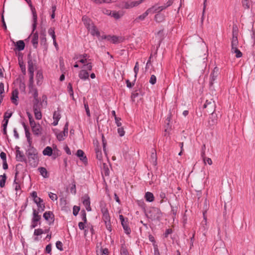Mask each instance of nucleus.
<instances>
[{
    "label": "nucleus",
    "instance_id": "f257e3e1",
    "mask_svg": "<svg viewBox=\"0 0 255 255\" xmlns=\"http://www.w3.org/2000/svg\"><path fill=\"white\" fill-rule=\"evenodd\" d=\"M89 56L85 53L83 54L75 55L73 59L77 62L83 64L82 68H86L88 70L91 71L93 68V64L91 59H89Z\"/></svg>",
    "mask_w": 255,
    "mask_h": 255
},
{
    "label": "nucleus",
    "instance_id": "f03ea898",
    "mask_svg": "<svg viewBox=\"0 0 255 255\" xmlns=\"http://www.w3.org/2000/svg\"><path fill=\"white\" fill-rule=\"evenodd\" d=\"M145 215L151 221H159L162 216V213L159 208L152 207L145 212Z\"/></svg>",
    "mask_w": 255,
    "mask_h": 255
},
{
    "label": "nucleus",
    "instance_id": "7ed1b4c3",
    "mask_svg": "<svg viewBox=\"0 0 255 255\" xmlns=\"http://www.w3.org/2000/svg\"><path fill=\"white\" fill-rule=\"evenodd\" d=\"M32 32L31 34L28 37V38L31 37V42L33 47L34 48H37L38 44V33L37 31H35V30L37 26V16H36L35 21L33 19V17H32Z\"/></svg>",
    "mask_w": 255,
    "mask_h": 255
},
{
    "label": "nucleus",
    "instance_id": "20e7f679",
    "mask_svg": "<svg viewBox=\"0 0 255 255\" xmlns=\"http://www.w3.org/2000/svg\"><path fill=\"white\" fill-rule=\"evenodd\" d=\"M143 0H144L128 1H122L120 2L119 6L122 8L129 9L138 6L139 4L142 3Z\"/></svg>",
    "mask_w": 255,
    "mask_h": 255
},
{
    "label": "nucleus",
    "instance_id": "39448f33",
    "mask_svg": "<svg viewBox=\"0 0 255 255\" xmlns=\"http://www.w3.org/2000/svg\"><path fill=\"white\" fill-rule=\"evenodd\" d=\"M68 123L67 122L64 127L63 130L58 132H55L56 138L58 141H61L64 140L65 137L68 135Z\"/></svg>",
    "mask_w": 255,
    "mask_h": 255
},
{
    "label": "nucleus",
    "instance_id": "423d86ee",
    "mask_svg": "<svg viewBox=\"0 0 255 255\" xmlns=\"http://www.w3.org/2000/svg\"><path fill=\"white\" fill-rule=\"evenodd\" d=\"M101 211L102 214V219L105 223L111 222V218L108 209L105 204L100 205Z\"/></svg>",
    "mask_w": 255,
    "mask_h": 255
},
{
    "label": "nucleus",
    "instance_id": "0eeeda50",
    "mask_svg": "<svg viewBox=\"0 0 255 255\" xmlns=\"http://www.w3.org/2000/svg\"><path fill=\"white\" fill-rule=\"evenodd\" d=\"M102 39H107L113 44L119 43L123 41V38L121 36L111 35L103 36Z\"/></svg>",
    "mask_w": 255,
    "mask_h": 255
},
{
    "label": "nucleus",
    "instance_id": "6e6552de",
    "mask_svg": "<svg viewBox=\"0 0 255 255\" xmlns=\"http://www.w3.org/2000/svg\"><path fill=\"white\" fill-rule=\"evenodd\" d=\"M239 41L238 39V30L237 27H233L232 31V38L231 40V48L238 47Z\"/></svg>",
    "mask_w": 255,
    "mask_h": 255
},
{
    "label": "nucleus",
    "instance_id": "1a4fd4ad",
    "mask_svg": "<svg viewBox=\"0 0 255 255\" xmlns=\"http://www.w3.org/2000/svg\"><path fill=\"white\" fill-rule=\"evenodd\" d=\"M218 75L219 68L217 67H215L210 75L209 86L211 89L213 87L214 82L216 80Z\"/></svg>",
    "mask_w": 255,
    "mask_h": 255
},
{
    "label": "nucleus",
    "instance_id": "9d476101",
    "mask_svg": "<svg viewBox=\"0 0 255 255\" xmlns=\"http://www.w3.org/2000/svg\"><path fill=\"white\" fill-rule=\"evenodd\" d=\"M215 104L214 101L211 99L210 100H207L205 103L203 105V108L208 109L207 112L208 113L211 112L213 114L215 111Z\"/></svg>",
    "mask_w": 255,
    "mask_h": 255
},
{
    "label": "nucleus",
    "instance_id": "9b49d317",
    "mask_svg": "<svg viewBox=\"0 0 255 255\" xmlns=\"http://www.w3.org/2000/svg\"><path fill=\"white\" fill-rule=\"evenodd\" d=\"M34 155H27L28 160L29 164L32 167H36L39 162L38 153L33 154Z\"/></svg>",
    "mask_w": 255,
    "mask_h": 255
},
{
    "label": "nucleus",
    "instance_id": "f8f14e48",
    "mask_svg": "<svg viewBox=\"0 0 255 255\" xmlns=\"http://www.w3.org/2000/svg\"><path fill=\"white\" fill-rule=\"evenodd\" d=\"M89 70H88L86 68H82L78 74L79 78L82 81H86L89 80Z\"/></svg>",
    "mask_w": 255,
    "mask_h": 255
},
{
    "label": "nucleus",
    "instance_id": "ddd939ff",
    "mask_svg": "<svg viewBox=\"0 0 255 255\" xmlns=\"http://www.w3.org/2000/svg\"><path fill=\"white\" fill-rule=\"evenodd\" d=\"M44 219L48 221L49 224L50 225L52 223H53L54 221V216L53 213L51 211H46L45 212L43 215Z\"/></svg>",
    "mask_w": 255,
    "mask_h": 255
},
{
    "label": "nucleus",
    "instance_id": "4468645a",
    "mask_svg": "<svg viewBox=\"0 0 255 255\" xmlns=\"http://www.w3.org/2000/svg\"><path fill=\"white\" fill-rule=\"evenodd\" d=\"M18 174V172L16 171L15 173L14 180L13 181V187L14 190L16 191V194L17 195L19 192V194L21 193V187L20 184V181L17 179V176Z\"/></svg>",
    "mask_w": 255,
    "mask_h": 255
},
{
    "label": "nucleus",
    "instance_id": "2eb2a0df",
    "mask_svg": "<svg viewBox=\"0 0 255 255\" xmlns=\"http://www.w3.org/2000/svg\"><path fill=\"white\" fill-rule=\"evenodd\" d=\"M61 114H60V111L59 108H57V110L56 111H54L53 114V122L52 123V125L54 126H56L58 124V122L61 119Z\"/></svg>",
    "mask_w": 255,
    "mask_h": 255
},
{
    "label": "nucleus",
    "instance_id": "dca6fc26",
    "mask_svg": "<svg viewBox=\"0 0 255 255\" xmlns=\"http://www.w3.org/2000/svg\"><path fill=\"white\" fill-rule=\"evenodd\" d=\"M16 160L20 162L26 161V158L22 151L19 150L18 146H16Z\"/></svg>",
    "mask_w": 255,
    "mask_h": 255
},
{
    "label": "nucleus",
    "instance_id": "f3484780",
    "mask_svg": "<svg viewBox=\"0 0 255 255\" xmlns=\"http://www.w3.org/2000/svg\"><path fill=\"white\" fill-rule=\"evenodd\" d=\"M18 94L19 92L18 89H16L12 91L11 93V96L10 97V99L11 101V102L14 104L15 106L18 105Z\"/></svg>",
    "mask_w": 255,
    "mask_h": 255
},
{
    "label": "nucleus",
    "instance_id": "a211bd4d",
    "mask_svg": "<svg viewBox=\"0 0 255 255\" xmlns=\"http://www.w3.org/2000/svg\"><path fill=\"white\" fill-rule=\"evenodd\" d=\"M34 202L36 204L37 206V210L40 212H42L44 211L45 207L43 203V200L41 198H38L37 200L34 201Z\"/></svg>",
    "mask_w": 255,
    "mask_h": 255
},
{
    "label": "nucleus",
    "instance_id": "6ab92c4d",
    "mask_svg": "<svg viewBox=\"0 0 255 255\" xmlns=\"http://www.w3.org/2000/svg\"><path fill=\"white\" fill-rule=\"evenodd\" d=\"M43 234V229L38 228L35 229L33 233V240L34 242H39L41 238V235Z\"/></svg>",
    "mask_w": 255,
    "mask_h": 255
},
{
    "label": "nucleus",
    "instance_id": "aec40b11",
    "mask_svg": "<svg viewBox=\"0 0 255 255\" xmlns=\"http://www.w3.org/2000/svg\"><path fill=\"white\" fill-rule=\"evenodd\" d=\"M82 203L87 211L90 212L91 211L90 198L88 195L84 196Z\"/></svg>",
    "mask_w": 255,
    "mask_h": 255
},
{
    "label": "nucleus",
    "instance_id": "412c9836",
    "mask_svg": "<svg viewBox=\"0 0 255 255\" xmlns=\"http://www.w3.org/2000/svg\"><path fill=\"white\" fill-rule=\"evenodd\" d=\"M32 211V217L31 220L39 223V225H40L41 224L40 220L41 219V216L39 215L40 212L35 209H33Z\"/></svg>",
    "mask_w": 255,
    "mask_h": 255
},
{
    "label": "nucleus",
    "instance_id": "4be33fe9",
    "mask_svg": "<svg viewBox=\"0 0 255 255\" xmlns=\"http://www.w3.org/2000/svg\"><path fill=\"white\" fill-rule=\"evenodd\" d=\"M88 30L90 32L91 35L94 36H96L97 37H99L100 36V33L99 30L94 24L92 25L90 28H88Z\"/></svg>",
    "mask_w": 255,
    "mask_h": 255
},
{
    "label": "nucleus",
    "instance_id": "5701e85b",
    "mask_svg": "<svg viewBox=\"0 0 255 255\" xmlns=\"http://www.w3.org/2000/svg\"><path fill=\"white\" fill-rule=\"evenodd\" d=\"M82 21L87 29L90 28L92 25H94L91 19L86 15H84L82 17Z\"/></svg>",
    "mask_w": 255,
    "mask_h": 255
},
{
    "label": "nucleus",
    "instance_id": "b1692460",
    "mask_svg": "<svg viewBox=\"0 0 255 255\" xmlns=\"http://www.w3.org/2000/svg\"><path fill=\"white\" fill-rule=\"evenodd\" d=\"M151 9H147L145 12L137 17L134 20L135 22H138L139 20H143L148 15V14L150 13V11Z\"/></svg>",
    "mask_w": 255,
    "mask_h": 255
},
{
    "label": "nucleus",
    "instance_id": "393cba45",
    "mask_svg": "<svg viewBox=\"0 0 255 255\" xmlns=\"http://www.w3.org/2000/svg\"><path fill=\"white\" fill-rule=\"evenodd\" d=\"M25 1L27 3L29 6L30 7V9L32 14V17H33V19L35 21L36 16H37L35 8H34V7L33 6L31 0H25Z\"/></svg>",
    "mask_w": 255,
    "mask_h": 255
},
{
    "label": "nucleus",
    "instance_id": "a878e982",
    "mask_svg": "<svg viewBox=\"0 0 255 255\" xmlns=\"http://www.w3.org/2000/svg\"><path fill=\"white\" fill-rule=\"evenodd\" d=\"M31 129L34 134L36 135H39L41 133L42 128L39 124H37L36 126L32 127Z\"/></svg>",
    "mask_w": 255,
    "mask_h": 255
},
{
    "label": "nucleus",
    "instance_id": "bb28decb",
    "mask_svg": "<svg viewBox=\"0 0 255 255\" xmlns=\"http://www.w3.org/2000/svg\"><path fill=\"white\" fill-rule=\"evenodd\" d=\"M36 78L37 85L38 86L41 85L43 78L42 72L41 71H37L36 75Z\"/></svg>",
    "mask_w": 255,
    "mask_h": 255
},
{
    "label": "nucleus",
    "instance_id": "cd10ccee",
    "mask_svg": "<svg viewBox=\"0 0 255 255\" xmlns=\"http://www.w3.org/2000/svg\"><path fill=\"white\" fill-rule=\"evenodd\" d=\"M15 46L16 49L19 51H22L24 49L25 43L23 40H18L16 42Z\"/></svg>",
    "mask_w": 255,
    "mask_h": 255
},
{
    "label": "nucleus",
    "instance_id": "c85d7f7f",
    "mask_svg": "<svg viewBox=\"0 0 255 255\" xmlns=\"http://www.w3.org/2000/svg\"><path fill=\"white\" fill-rule=\"evenodd\" d=\"M144 197L146 201L148 202H152L154 200V197L153 193L150 192H146Z\"/></svg>",
    "mask_w": 255,
    "mask_h": 255
},
{
    "label": "nucleus",
    "instance_id": "c756f323",
    "mask_svg": "<svg viewBox=\"0 0 255 255\" xmlns=\"http://www.w3.org/2000/svg\"><path fill=\"white\" fill-rule=\"evenodd\" d=\"M231 52L233 54H235V56L237 58H241L243 56L242 53L238 49V47H234V48H231Z\"/></svg>",
    "mask_w": 255,
    "mask_h": 255
},
{
    "label": "nucleus",
    "instance_id": "7c9ffc66",
    "mask_svg": "<svg viewBox=\"0 0 255 255\" xmlns=\"http://www.w3.org/2000/svg\"><path fill=\"white\" fill-rule=\"evenodd\" d=\"M28 71L29 74H34V63L32 59H29L28 62Z\"/></svg>",
    "mask_w": 255,
    "mask_h": 255
},
{
    "label": "nucleus",
    "instance_id": "2f4dec72",
    "mask_svg": "<svg viewBox=\"0 0 255 255\" xmlns=\"http://www.w3.org/2000/svg\"><path fill=\"white\" fill-rule=\"evenodd\" d=\"M76 155L80 157V159L82 161L84 162L87 160V158L86 156H84V152L81 149H78L77 151Z\"/></svg>",
    "mask_w": 255,
    "mask_h": 255
},
{
    "label": "nucleus",
    "instance_id": "473e14b6",
    "mask_svg": "<svg viewBox=\"0 0 255 255\" xmlns=\"http://www.w3.org/2000/svg\"><path fill=\"white\" fill-rule=\"evenodd\" d=\"M27 150L26 151L27 155H32V154L38 153L37 150L33 146H28Z\"/></svg>",
    "mask_w": 255,
    "mask_h": 255
},
{
    "label": "nucleus",
    "instance_id": "72a5a7b5",
    "mask_svg": "<svg viewBox=\"0 0 255 255\" xmlns=\"http://www.w3.org/2000/svg\"><path fill=\"white\" fill-rule=\"evenodd\" d=\"M122 226L124 230L125 233L127 235H129L131 232L130 228L128 227V221L121 223Z\"/></svg>",
    "mask_w": 255,
    "mask_h": 255
},
{
    "label": "nucleus",
    "instance_id": "f704fd0d",
    "mask_svg": "<svg viewBox=\"0 0 255 255\" xmlns=\"http://www.w3.org/2000/svg\"><path fill=\"white\" fill-rule=\"evenodd\" d=\"M53 150L50 146L46 147L42 151V153L44 155H47L50 156L52 155Z\"/></svg>",
    "mask_w": 255,
    "mask_h": 255
},
{
    "label": "nucleus",
    "instance_id": "c9c22d12",
    "mask_svg": "<svg viewBox=\"0 0 255 255\" xmlns=\"http://www.w3.org/2000/svg\"><path fill=\"white\" fill-rule=\"evenodd\" d=\"M39 172H40V175L43 178H47L48 177V173L47 170L45 168L41 167H39L38 169Z\"/></svg>",
    "mask_w": 255,
    "mask_h": 255
},
{
    "label": "nucleus",
    "instance_id": "e433bc0d",
    "mask_svg": "<svg viewBox=\"0 0 255 255\" xmlns=\"http://www.w3.org/2000/svg\"><path fill=\"white\" fill-rule=\"evenodd\" d=\"M33 112L35 116V118L37 120H40L42 118V113L39 109H33Z\"/></svg>",
    "mask_w": 255,
    "mask_h": 255
},
{
    "label": "nucleus",
    "instance_id": "4c0bfd02",
    "mask_svg": "<svg viewBox=\"0 0 255 255\" xmlns=\"http://www.w3.org/2000/svg\"><path fill=\"white\" fill-rule=\"evenodd\" d=\"M6 179V176L5 174L0 175V187L3 188L5 186V183Z\"/></svg>",
    "mask_w": 255,
    "mask_h": 255
},
{
    "label": "nucleus",
    "instance_id": "58836bf2",
    "mask_svg": "<svg viewBox=\"0 0 255 255\" xmlns=\"http://www.w3.org/2000/svg\"><path fill=\"white\" fill-rule=\"evenodd\" d=\"M96 157L99 160H101L103 158L101 149L98 146L95 148Z\"/></svg>",
    "mask_w": 255,
    "mask_h": 255
},
{
    "label": "nucleus",
    "instance_id": "ea45409f",
    "mask_svg": "<svg viewBox=\"0 0 255 255\" xmlns=\"http://www.w3.org/2000/svg\"><path fill=\"white\" fill-rule=\"evenodd\" d=\"M148 9H151L150 11V13H154L155 12H160L161 11L159 6H157V5H155L149 8Z\"/></svg>",
    "mask_w": 255,
    "mask_h": 255
},
{
    "label": "nucleus",
    "instance_id": "a19ab883",
    "mask_svg": "<svg viewBox=\"0 0 255 255\" xmlns=\"http://www.w3.org/2000/svg\"><path fill=\"white\" fill-rule=\"evenodd\" d=\"M154 19L156 22H160L164 20V16L160 13H157L155 15Z\"/></svg>",
    "mask_w": 255,
    "mask_h": 255
},
{
    "label": "nucleus",
    "instance_id": "79ce46f5",
    "mask_svg": "<svg viewBox=\"0 0 255 255\" xmlns=\"http://www.w3.org/2000/svg\"><path fill=\"white\" fill-rule=\"evenodd\" d=\"M40 105H41V104H40V100H39V98L35 99H33V109L40 108Z\"/></svg>",
    "mask_w": 255,
    "mask_h": 255
},
{
    "label": "nucleus",
    "instance_id": "37998d69",
    "mask_svg": "<svg viewBox=\"0 0 255 255\" xmlns=\"http://www.w3.org/2000/svg\"><path fill=\"white\" fill-rule=\"evenodd\" d=\"M117 0H95V3L97 4H101L102 3H111L115 2Z\"/></svg>",
    "mask_w": 255,
    "mask_h": 255
},
{
    "label": "nucleus",
    "instance_id": "c03bdc74",
    "mask_svg": "<svg viewBox=\"0 0 255 255\" xmlns=\"http://www.w3.org/2000/svg\"><path fill=\"white\" fill-rule=\"evenodd\" d=\"M84 108L86 111V115L88 117H91L90 111L89 108L88 103L87 102L84 101Z\"/></svg>",
    "mask_w": 255,
    "mask_h": 255
},
{
    "label": "nucleus",
    "instance_id": "a18cd8bd",
    "mask_svg": "<svg viewBox=\"0 0 255 255\" xmlns=\"http://www.w3.org/2000/svg\"><path fill=\"white\" fill-rule=\"evenodd\" d=\"M133 71L134 73V81H136L137 75L139 71V65L138 62H136L135 63V66L133 68Z\"/></svg>",
    "mask_w": 255,
    "mask_h": 255
},
{
    "label": "nucleus",
    "instance_id": "49530a36",
    "mask_svg": "<svg viewBox=\"0 0 255 255\" xmlns=\"http://www.w3.org/2000/svg\"><path fill=\"white\" fill-rule=\"evenodd\" d=\"M33 78H34V74H29V89H33Z\"/></svg>",
    "mask_w": 255,
    "mask_h": 255
},
{
    "label": "nucleus",
    "instance_id": "de8ad7c7",
    "mask_svg": "<svg viewBox=\"0 0 255 255\" xmlns=\"http://www.w3.org/2000/svg\"><path fill=\"white\" fill-rule=\"evenodd\" d=\"M30 91L32 93V96L34 99L38 98V93L37 90L36 88H33V89H30Z\"/></svg>",
    "mask_w": 255,
    "mask_h": 255
},
{
    "label": "nucleus",
    "instance_id": "09e8293b",
    "mask_svg": "<svg viewBox=\"0 0 255 255\" xmlns=\"http://www.w3.org/2000/svg\"><path fill=\"white\" fill-rule=\"evenodd\" d=\"M68 91L70 97L74 98V92L71 83H69L67 86Z\"/></svg>",
    "mask_w": 255,
    "mask_h": 255
},
{
    "label": "nucleus",
    "instance_id": "8fccbe9b",
    "mask_svg": "<svg viewBox=\"0 0 255 255\" xmlns=\"http://www.w3.org/2000/svg\"><path fill=\"white\" fill-rule=\"evenodd\" d=\"M242 3L243 6L245 9H249L250 7V4L249 0H242Z\"/></svg>",
    "mask_w": 255,
    "mask_h": 255
},
{
    "label": "nucleus",
    "instance_id": "3c124183",
    "mask_svg": "<svg viewBox=\"0 0 255 255\" xmlns=\"http://www.w3.org/2000/svg\"><path fill=\"white\" fill-rule=\"evenodd\" d=\"M121 255H129L128 250L126 249V248L124 245H122L121 247Z\"/></svg>",
    "mask_w": 255,
    "mask_h": 255
},
{
    "label": "nucleus",
    "instance_id": "603ef678",
    "mask_svg": "<svg viewBox=\"0 0 255 255\" xmlns=\"http://www.w3.org/2000/svg\"><path fill=\"white\" fill-rule=\"evenodd\" d=\"M48 33L49 35H50L52 39L56 38V35L55 34L54 28L53 27H50L48 31Z\"/></svg>",
    "mask_w": 255,
    "mask_h": 255
},
{
    "label": "nucleus",
    "instance_id": "864d4df0",
    "mask_svg": "<svg viewBox=\"0 0 255 255\" xmlns=\"http://www.w3.org/2000/svg\"><path fill=\"white\" fill-rule=\"evenodd\" d=\"M63 246V244L61 241H58L56 242V247L58 250L60 251H63L64 250Z\"/></svg>",
    "mask_w": 255,
    "mask_h": 255
},
{
    "label": "nucleus",
    "instance_id": "5fc2aeb1",
    "mask_svg": "<svg viewBox=\"0 0 255 255\" xmlns=\"http://www.w3.org/2000/svg\"><path fill=\"white\" fill-rule=\"evenodd\" d=\"M81 216L83 222H84L85 223H87L86 213L85 210H83L81 212Z\"/></svg>",
    "mask_w": 255,
    "mask_h": 255
},
{
    "label": "nucleus",
    "instance_id": "6e6d98bb",
    "mask_svg": "<svg viewBox=\"0 0 255 255\" xmlns=\"http://www.w3.org/2000/svg\"><path fill=\"white\" fill-rule=\"evenodd\" d=\"M80 210V207L77 206H74L73 207V215L75 216H76L78 215Z\"/></svg>",
    "mask_w": 255,
    "mask_h": 255
},
{
    "label": "nucleus",
    "instance_id": "4d7b16f0",
    "mask_svg": "<svg viewBox=\"0 0 255 255\" xmlns=\"http://www.w3.org/2000/svg\"><path fill=\"white\" fill-rule=\"evenodd\" d=\"M118 132L121 137L123 136L125 133L124 129L122 127H120L118 128Z\"/></svg>",
    "mask_w": 255,
    "mask_h": 255
},
{
    "label": "nucleus",
    "instance_id": "13d9d810",
    "mask_svg": "<svg viewBox=\"0 0 255 255\" xmlns=\"http://www.w3.org/2000/svg\"><path fill=\"white\" fill-rule=\"evenodd\" d=\"M135 81L134 80L131 83L129 81V80H127L126 81V83L127 84V86L128 88H131L135 84Z\"/></svg>",
    "mask_w": 255,
    "mask_h": 255
},
{
    "label": "nucleus",
    "instance_id": "bf43d9fd",
    "mask_svg": "<svg viewBox=\"0 0 255 255\" xmlns=\"http://www.w3.org/2000/svg\"><path fill=\"white\" fill-rule=\"evenodd\" d=\"M49 197L52 201H56L58 199L57 195L52 192L49 193Z\"/></svg>",
    "mask_w": 255,
    "mask_h": 255
},
{
    "label": "nucleus",
    "instance_id": "052dcab7",
    "mask_svg": "<svg viewBox=\"0 0 255 255\" xmlns=\"http://www.w3.org/2000/svg\"><path fill=\"white\" fill-rule=\"evenodd\" d=\"M156 76L154 75H152L150 78L149 83L152 85H154L156 83Z\"/></svg>",
    "mask_w": 255,
    "mask_h": 255
},
{
    "label": "nucleus",
    "instance_id": "680f3d73",
    "mask_svg": "<svg viewBox=\"0 0 255 255\" xmlns=\"http://www.w3.org/2000/svg\"><path fill=\"white\" fill-rule=\"evenodd\" d=\"M19 66L23 74H26V68L23 62L19 63Z\"/></svg>",
    "mask_w": 255,
    "mask_h": 255
},
{
    "label": "nucleus",
    "instance_id": "e2e57ef3",
    "mask_svg": "<svg viewBox=\"0 0 255 255\" xmlns=\"http://www.w3.org/2000/svg\"><path fill=\"white\" fill-rule=\"evenodd\" d=\"M4 92V84L2 82L0 83V97H4V96L2 95L3 93Z\"/></svg>",
    "mask_w": 255,
    "mask_h": 255
},
{
    "label": "nucleus",
    "instance_id": "0e129e2a",
    "mask_svg": "<svg viewBox=\"0 0 255 255\" xmlns=\"http://www.w3.org/2000/svg\"><path fill=\"white\" fill-rule=\"evenodd\" d=\"M39 225V223L36 222L34 221L31 220V225L30 226V228L31 229H34L36 227Z\"/></svg>",
    "mask_w": 255,
    "mask_h": 255
},
{
    "label": "nucleus",
    "instance_id": "69168bd1",
    "mask_svg": "<svg viewBox=\"0 0 255 255\" xmlns=\"http://www.w3.org/2000/svg\"><path fill=\"white\" fill-rule=\"evenodd\" d=\"M203 161L205 164L208 163L210 165L212 164V161L210 158L206 157L203 159Z\"/></svg>",
    "mask_w": 255,
    "mask_h": 255
},
{
    "label": "nucleus",
    "instance_id": "338daca9",
    "mask_svg": "<svg viewBox=\"0 0 255 255\" xmlns=\"http://www.w3.org/2000/svg\"><path fill=\"white\" fill-rule=\"evenodd\" d=\"M51 250H52V247L51 244H48L46 246L45 248V252L47 254H51Z\"/></svg>",
    "mask_w": 255,
    "mask_h": 255
},
{
    "label": "nucleus",
    "instance_id": "774afa93",
    "mask_svg": "<svg viewBox=\"0 0 255 255\" xmlns=\"http://www.w3.org/2000/svg\"><path fill=\"white\" fill-rule=\"evenodd\" d=\"M115 123L118 127H120L122 126V123L120 122L121 120V118L117 117L115 118Z\"/></svg>",
    "mask_w": 255,
    "mask_h": 255
}]
</instances>
